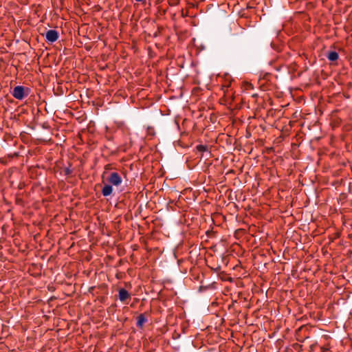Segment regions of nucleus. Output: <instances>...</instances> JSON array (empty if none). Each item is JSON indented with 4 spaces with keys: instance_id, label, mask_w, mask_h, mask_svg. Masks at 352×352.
I'll return each instance as SVG.
<instances>
[{
    "instance_id": "8",
    "label": "nucleus",
    "mask_w": 352,
    "mask_h": 352,
    "mask_svg": "<svg viewBox=\"0 0 352 352\" xmlns=\"http://www.w3.org/2000/svg\"><path fill=\"white\" fill-rule=\"evenodd\" d=\"M197 149L199 152H205L208 151V146L207 145L199 144L197 146Z\"/></svg>"
},
{
    "instance_id": "7",
    "label": "nucleus",
    "mask_w": 352,
    "mask_h": 352,
    "mask_svg": "<svg viewBox=\"0 0 352 352\" xmlns=\"http://www.w3.org/2000/svg\"><path fill=\"white\" fill-rule=\"evenodd\" d=\"M146 322V318H145V316L143 315V314H140L138 317V320H137V326L138 327H142L143 326V324Z\"/></svg>"
},
{
    "instance_id": "6",
    "label": "nucleus",
    "mask_w": 352,
    "mask_h": 352,
    "mask_svg": "<svg viewBox=\"0 0 352 352\" xmlns=\"http://www.w3.org/2000/svg\"><path fill=\"white\" fill-rule=\"evenodd\" d=\"M338 57H339L338 54L335 51L330 52L327 55L328 59L331 61L337 60L338 59Z\"/></svg>"
},
{
    "instance_id": "4",
    "label": "nucleus",
    "mask_w": 352,
    "mask_h": 352,
    "mask_svg": "<svg viewBox=\"0 0 352 352\" xmlns=\"http://www.w3.org/2000/svg\"><path fill=\"white\" fill-rule=\"evenodd\" d=\"M130 297L129 293L125 289H120L119 290V299L120 301L124 302Z\"/></svg>"
},
{
    "instance_id": "3",
    "label": "nucleus",
    "mask_w": 352,
    "mask_h": 352,
    "mask_svg": "<svg viewBox=\"0 0 352 352\" xmlns=\"http://www.w3.org/2000/svg\"><path fill=\"white\" fill-rule=\"evenodd\" d=\"M46 39L50 43H54L58 40L59 34L57 31L50 30L46 32Z\"/></svg>"
},
{
    "instance_id": "1",
    "label": "nucleus",
    "mask_w": 352,
    "mask_h": 352,
    "mask_svg": "<svg viewBox=\"0 0 352 352\" xmlns=\"http://www.w3.org/2000/svg\"><path fill=\"white\" fill-rule=\"evenodd\" d=\"M107 180L112 186H120L122 182V177L116 172L111 173Z\"/></svg>"
},
{
    "instance_id": "5",
    "label": "nucleus",
    "mask_w": 352,
    "mask_h": 352,
    "mask_svg": "<svg viewBox=\"0 0 352 352\" xmlns=\"http://www.w3.org/2000/svg\"><path fill=\"white\" fill-rule=\"evenodd\" d=\"M113 192L112 186L110 184H106L102 189V194L104 197L110 195Z\"/></svg>"
},
{
    "instance_id": "2",
    "label": "nucleus",
    "mask_w": 352,
    "mask_h": 352,
    "mask_svg": "<svg viewBox=\"0 0 352 352\" xmlns=\"http://www.w3.org/2000/svg\"><path fill=\"white\" fill-rule=\"evenodd\" d=\"M12 94L15 98L18 100H23L25 96L28 95V94H25L24 87L20 85L14 88Z\"/></svg>"
}]
</instances>
